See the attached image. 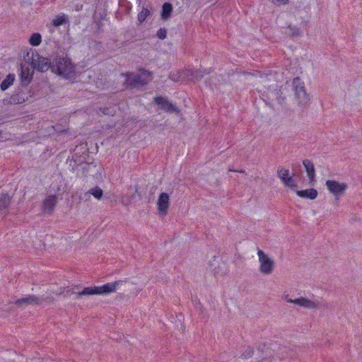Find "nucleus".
Here are the masks:
<instances>
[{
	"label": "nucleus",
	"instance_id": "obj_2",
	"mask_svg": "<svg viewBox=\"0 0 362 362\" xmlns=\"http://www.w3.org/2000/svg\"><path fill=\"white\" fill-rule=\"evenodd\" d=\"M121 281L107 283L101 286H90L85 287L81 291L76 293V298H78L82 296L90 295H107L115 292L117 286L121 284Z\"/></svg>",
	"mask_w": 362,
	"mask_h": 362
},
{
	"label": "nucleus",
	"instance_id": "obj_3",
	"mask_svg": "<svg viewBox=\"0 0 362 362\" xmlns=\"http://www.w3.org/2000/svg\"><path fill=\"white\" fill-rule=\"evenodd\" d=\"M292 90L294 92V98L298 105L305 107L310 102V96L307 93L304 82L299 77L293 79Z\"/></svg>",
	"mask_w": 362,
	"mask_h": 362
},
{
	"label": "nucleus",
	"instance_id": "obj_13",
	"mask_svg": "<svg viewBox=\"0 0 362 362\" xmlns=\"http://www.w3.org/2000/svg\"><path fill=\"white\" fill-rule=\"evenodd\" d=\"M97 164L94 162H88L85 159L83 161L81 167L80 176L79 177H87L88 175H93L94 173L98 172Z\"/></svg>",
	"mask_w": 362,
	"mask_h": 362
},
{
	"label": "nucleus",
	"instance_id": "obj_30",
	"mask_svg": "<svg viewBox=\"0 0 362 362\" xmlns=\"http://www.w3.org/2000/svg\"><path fill=\"white\" fill-rule=\"evenodd\" d=\"M274 95L276 96V99L279 105H283L285 104L286 97L282 95V92L280 90H276L274 92Z\"/></svg>",
	"mask_w": 362,
	"mask_h": 362
},
{
	"label": "nucleus",
	"instance_id": "obj_19",
	"mask_svg": "<svg viewBox=\"0 0 362 362\" xmlns=\"http://www.w3.org/2000/svg\"><path fill=\"white\" fill-rule=\"evenodd\" d=\"M173 11V7L171 3L165 2L162 6V9L160 12V18L163 21L168 20L172 15Z\"/></svg>",
	"mask_w": 362,
	"mask_h": 362
},
{
	"label": "nucleus",
	"instance_id": "obj_16",
	"mask_svg": "<svg viewBox=\"0 0 362 362\" xmlns=\"http://www.w3.org/2000/svg\"><path fill=\"white\" fill-rule=\"evenodd\" d=\"M58 202L56 195H49L43 202L42 208L45 213L51 214Z\"/></svg>",
	"mask_w": 362,
	"mask_h": 362
},
{
	"label": "nucleus",
	"instance_id": "obj_33",
	"mask_svg": "<svg viewBox=\"0 0 362 362\" xmlns=\"http://www.w3.org/2000/svg\"><path fill=\"white\" fill-rule=\"evenodd\" d=\"M156 36L160 40H164L166 38L167 36V30L165 28H160L156 33Z\"/></svg>",
	"mask_w": 362,
	"mask_h": 362
},
{
	"label": "nucleus",
	"instance_id": "obj_23",
	"mask_svg": "<svg viewBox=\"0 0 362 362\" xmlns=\"http://www.w3.org/2000/svg\"><path fill=\"white\" fill-rule=\"evenodd\" d=\"M15 77L16 76L14 74H8L6 78L0 84L1 90L4 91L7 90L11 85H13L15 81Z\"/></svg>",
	"mask_w": 362,
	"mask_h": 362
},
{
	"label": "nucleus",
	"instance_id": "obj_22",
	"mask_svg": "<svg viewBox=\"0 0 362 362\" xmlns=\"http://www.w3.org/2000/svg\"><path fill=\"white\" fill-rule=\"evenodd\" d=\"M151 16V7L150 6H142V10L138 13L137 19L141 24L144 23L148 17Z\"/></svg>",
	"mask_w": 362,
	"mask_h": 362
},
{
	"label": "nucleus",
	"instance_id": "obj_18",
	"mask_svg": "<svg viewBox=\"0 0 362 362\" xmlns=\"http://www.w3.org/2000/svg\"><path fill=\"white\" fill-rule=\"evenodd\" d=\"M303 164L306 170L310 182L312 183L313 181H315V170L313 162L308 159H305L303 161Z\"/></svg>",
	"mask_w": 362,
	"mask_h": 362
},
{
	"label": "nucleus",
	"instance_id": "obj_27",
	"mask_svg": "<svg viewBox=\"0 0 362 362\" xmlns=\"http://www.w3.org/2000/svg\"><path fill=\"white\" fill-rule=\"evenodd\" d=\"M95 199H100L103 195V191L99 187H95L88 191Z\"/></svg>",
	"mask_w": 362,
	"mask_h": 362
},
{
	"label": "nucleus",
	"instance_id": "obj_38",
	"mask_svg": "<svg viewBox=\"0 0 362 362\" xmlns=\"http://www.w3.org/2000/svg\"><path fill=\"white\" fill-rule=\"evenodd\" d=\"M264 346H265V343H263L262 344V343H260V344L257 346V350H258V351H261V352H263V351H264Z\"/></svg>",
	"mask_w": 362,
	"mask_h": 362
},
{
	"label": "nucleus",
	"instance_id": "obj_31",
	"mask_svg": "<svg viewBox=\"0 0 362 362\" xmlns=\"http://www.w3.org/2000/svg\"><path fill=\"white\" fill-rule=\"evenodd\" d=\"M277 174L279 177L282 180V182L289 176V170L288 169H284L283 168H279L277 170Z\"/></svg>",
	"mask_w": 362,
	"mask_h": 362
},
{
	"label": "nucleus",
	"instance_id": "obj_45",
	"mask_svg": "<svg viewBox=\"0 0 362 362\" xmlns=\"http://www.w3.org/2000/svg\"><path fill=\"white\" fill-rule=\"evenodd\" d=\"M82 6H83L82 5H81L80 6H78L77 10H80V9H81V8H82Z\"/></svg>",
	"mask_w": 362,
	"mask_h": 362
},
{
	"label": "nucleus",
	"instance_id": "obj_12",
	"mask_svg": "<svg viewBox=\"0 0 362 362\" xmlns=\"http://www.w3.org/2000/svg\"><path fill=\"white\" fill-rule=\"evenodd\" d=\"M326 186L329 191L335 197L341 196L348 187L347 184L344 182L339 183L334 180H327L326 182Z\"/></svg>",
	"mask_w": 362,
	"mask_h": 362
},
{
	"label": "nucleus",
	"instance_id": "obj_6",
	"mask_svg": "<svg viewBox=\"0 0 362 362\" xmlns=\"http://www.w3.org/2000/svg\"><path fill=\"white\" fill-rule=\"evenodd\" d=\"M89 156L88 148L84 147V151L81 154L80 153L75 152L72 156V159L70 160L69 169L71 172L76 173L77 176H80L81 167L83 161Z\"/></svg>",
	"mask_w": 362,
	"mask_h": 362
},
{
	"label": "nucleus",
	"instance_id": "obj_25",
	"mask_svg": "<svg viewBox=\"0 0 362 362\" xmlns=\"http://www.w3.org/2000/svg\"><path fill=\"white\" fill-rule=\"evenodd\" d=\"M301 31L297 26L288 25L286 30V35L289 37H298L301 35Z\"/></svg>",
	"mask_w": 362,
	"mask_h": 362
},
{
	"label": "nucleus",
	"instance_id": "obj_14",
	"mask_svg": "<svg viewBox=\"0 0 362 362\" xmlns=\"http://www.w3.org/2000/svg\"><path fill=\"white\" fill-rule=\"evenodd\" d=\"M23 88H24L18 87L10 97L8 103L11 104H22L28 100V96L25 93Z\"/></svg>",
	"mask_w": 362,
	"mask_h": 362
},
{
	"label": "nucleus",
	"instance_id": "obj_37",
	"mask_svg": "<svg viewBox=\"0 0 362 362\" xmlns=\"http://www.w3.org/2000/svg\"><path fill=\"white\" fill-rule=\"evenodd\" d=\"M286 349L284 348V351L281 353L279 354V358L280 360H283V359L286 358L288 356V354L286 351Z\"/></svg>",
	"mask_w": 362,
	"mask_h": 362
},
{
	"label": "nucleus",
	"instance_id": "obj_1",
	"mask_svg": "<svg viewBox=\"0 0 362 362\" xmlns=\"http://www.w3.org/2000/svg\"><path fill=\"white\" fill-rule=\"evenodd\" d=\"M52 71L66 78L75 76V66L67 57L56 56L52 62Z\"/></svg>",
	"mask_w": 362,
	"mask_h": 362
},
{
	"label": "nucleus",
	"instance_id": "obj_17",
	"mask_svg": "<svg viewBox=\"0 0 362 362\" xmlns=\"http://www.w3.org/2000/svg\"><path fill=\"white\" fill-rule=\"evenodd\" d=\"M11 197L8 193H1L0 195V212L6 214L11 204Z\"/></svg>",
	"mask_w": 362,
	"mask_h": 362
},
{
	"label": "nucleus",
	"instance_id": "obj_26",
	"mask_svg": "<svg viewBox=\"0 0 362 362\" xmlns=\"http://www.w3.org/2000/svg\"><path fill=\"white\" fill-rule=\"evenodd\" d=\"M42 42L41 35L38 33H35L31 35L29 42L33 46H38Z\"/></svg>",
	"mask_w": 362,
	"mask_h": 362
},
{
	"label": "nucleus",
	"instance_id": "obj_40",
	"mask_svg": "<svg viewBox=\"0 0 362 362\" xmlns=\"http://www.w3.org/2000/svg\"><path fill=\"white\" fill-rule=\"evenodd\" d=\"M192 301L194 303L197 308V305L200 306V308L202 307L201 303H200L199 300L197 298V297H196L194 299L193 298Z\"/></svg>",
	"mask_w": 362,
	"mask_h": 362
},
{
	"label": "nucleus",
	"instance_id": "obj_24",
	"mask_svg": "<svg viewBox=\"0 0 362 362\" xmlns=\"http://www.w3.org/2000/svg\"><path fill=\"white\" fill-rule=\"evenodd\" d=\"M68 21L69 19L66 16H57L55 18L52 20V24L54 27H59L66 23Z\"/></svg>",
	"mask_w": 362,
	"mask_h": 362
},
{
	"label": "nucleus",
	"instance_id": "obj_32",
	"mask_svg": "<svg viewBox=\"0 0 362 362\" xmlns=\"http://www.w3.org/2000/svg\"><path fill=\"white\" fill-rule=\"evenodd\" d=\"M283 182L284 183V185L287 187H289L292 189H294L296 187H297V185L296 183L295 182L294 180L293 179L292 176H288V177H286L284 181Z\"/></svg>",
	"mask_w": 362,
	"mask_h": 362
},
{
	"label": "nucleus",
	"instance_id": "obj_10",
	"mask_svg": "<svg viewBox=\"0 0 362 362\" xmlns=\"http://www.w3.org/2000/svg\"><path fill=\"white\" fill-rule=\"evenodd\" d=\"M127 79L125 83L132 88H139L148 84V81L144 78L140 74L133 73L126 74Z\"/></svg>",
	"mask_w": 362,
	"mask_h": 362
},
{
	"label": "nucleus",
	"instance_id": "obj_34",
	"mask_svg": "<svg viewBox=\"0 0 362 362\" xmlns=\"http://www.w3.org/2000/svg\"><path fill=\"white\" fill-rule=\"evenodd\" d=\"M169 78L175 82H178L182 79V74L180 72L170 73Z\"/></svg>",
	"mask_w": 362,
	"mask_h": 362
},
{
	"label": "nucleus",
	"instance_id": "obj_35",
	"mask_svg": "<svg viewBox=\"0 0 362 362\" xmlns=\"http://www.w3.org/2000/svg\"><path fill=\"white\" fill-rule=\"evenodd\" d=\"M107 16V13L105 11L102 12H99L98 13H96L94 16V19H98L99 21L104 20Z\"/></svg>",
	"mask_w": 362,
	"mask_h": 362
},
{
	"label": "nucleus",
	"instance_id": "obj_15",
	"mask_svg": "<svg viewBox=\"0 0 362 362\" xmlns=\"http://www.w3.org/2000/svg\"><path fill=\"white\" fill-rule=\"evenodd\" d=\"M157 205L159 214L165 215L169 207V195L165 192L160 193L158 197Z\"/></svg>",
	"mask_w": 362,
	"mask_h": 362
},
{
	"label": "nucleus",
	"instance_id": "obj_21",
	"mask_svg": "<svg viewBox=\"0 0 362 362\" xmlns=\"http://www.w3.org/2000/svg\"><path fill=\"white\" fill-rule=\"evenodd\" d=\"M186 72V74L190 76L189 79L193 81H200L205 74V72L200 69H187Z\"/></svg>",
	"mask_w": 362,
	"mask_h": 362
},
{
	"label": "nucleus",
	"instance_id": "obj_28",
	"mask_svg": "<svg viewBox=\"0 0 362 362\" xmlns=\"http://www.w3.org/2000/svg\"><path fill=\"white\" fill-rule=\"evenodd\" d=\"M127 194H129V197L132 202H137L141 199V195L138 192L137 189H135L134 191L129 189Z\"/></svg>",
	"mask_w": 362,
	"mask_h": 362
},
{
	"label": "nucleus",
	"instance_id": "obj_9",
	"mask_svg": "<svg viewBox=\"0 0 362 362\" xmlns=\"http://www.w3.org/2000/svg\"><path fill=\"white\" fill-rule=\"evenodd\" d=\"M34 74V69L29 64L21 65L20 86L21 88H27L30 83Z\"/></svg>",
	"mask_w": 362,
	"mask_h": 362
},
{
	"label": "nucleus",
	"instance_id": "obj_44",
	"mask_svg": "<svg viewBox=\"0 0 362 362\" xmlns=\"http://www.w3.org/2000/svg\"><path fill=\"white\" fill-rule=\"evenodd\" d=\"M82 6H83L82 5H81L80 6H78L77 10H80V9H81V8H82Z\"/></svg>",
	"mask_w": 362,
	"mask_h": 362
},
{
	"label": "nucleus",
	"instance_id": "obj_5",
	"mask_svg": "<svg viewBox=\"0 0 362 362\" xmlns=\"http://www.w3.org/2000/svg\"><path fill=\"white\" fill-rule=\"evenodd\" d=\"M54 298L52 296L47 297H37L35 295H28L22 298L18 299L15 301L14 304L17 306H27L29 305H41L42 302L47 301L49 303H53Z\"/></svg>",
	"mask_w": 362,
	"mask_h": 362
},
{
	"label": "nucleus",
	"instance_id": "obj_7",
	"mask_svg": "<svg viewBox=\"0 0 362 362\" xmlns=\"http://www.w3.org/2000/svg\"><path fill=\"white\" fill-rule=\"evenodd\" d=\"M153 103L158 106V109L168 113L179 114L180 110L175 104L172 103L168 98L156 96L153 98Z\"/></svg>",
	"mask_w": 362,
	"mask_h": 362
},
{
	"label": "nucleus",
	"instance_id": "obj_11",
	"mask_svg": "<svg viewBox=\"0 0 362 362\" xmlns=\"http://www.w3.org/2000/svg\"><path fill=\"white\" fill-rule=\"evenodd\" d=\"M287 296H286V299L288 303H294L299 306L309 309H318L321 308V304L318 301H313L311 300H309L308 298L303 297H300L293 300L291 298H288Z\"/></svg>",
	"mask_w": 362,
	"mask_h": 362
},
{
	"label": "nucleus",
	"instance_id": "obj_29",
	"mask_svg": "<svg viewBox=\"0 0 362 362\" xmlns=\"http://www.w3.org/2000/svg\"><path fill=\"white\" fill-rule=\"evenodd\" d=\"M254 349L251 346H247L245 350L241 354L240 357L243 359L251 358L254 354Z\"/></svg>",
	"mask_w": 362,
	"mask_h": 362
},
{
	"label": "nucleus",
	"instance_id": "obj_41",
	"mask_svg": "<svg viewBox=\"0 0 362 362\" xmlns=\"http://www.w3.org/2000/svg\"><path fill=\"white\" fill-rule=\"evenodd\" d=\"M95 23L97 25L98 29H100V27L103 25V24L101 23V21L95 19Z\"/></svg>",
	"mask_w": 362,
	"mask_h": 362
},
{
	"label": "nucleus",
	"instance_id": "obj_20",
	"mask_svg": "<svg viewBox=\"0 0 362 362\" xmlns=\"http://www.w3.org/2000/svg\"><path fill=\"white\" fill-rule=\"evenodd\" d=\"M296 194L300 197L307 198L310 199H315L318 194L317 191L314 188L303 190H298Z\"/></svg>",
	"mask_w": 362,
	"mask_h": 362
},
{
	"label": "nucleus",
	"instance_id": "obj_4",
	"mask_svg": "<svg viewBox=\"0 0 362 362\" xmlns=\"http://www.w3.org/2000/svg\"><path fill=\"white\" fill-rule=\"evenodd\" d=\"M31 54V66L33 69L42 73L49 69L52 70V62L50 59L40 56L36 51H32Z\"/></svg>",
	"mask_w": 362,
	"mask_h": 362
},
{
	"label": "nucleus",
	"instance_id": "obj_42",
	"mask_svg": "<svg viewBox=\"0 0 362 362\" xmlns=\"http://www.w3.org/2000/svg\"><path fill=\"white\" fill-rule=\"evenodd\" d=\"M143 74L148 76L151 75V73L145 69L143 70Z\"/></svg>",
	"mask_w": 362,
	"mask_h": 362
},
{
	"label": "nucleus",
	"instance_id": "obj_8",
	"mask_svg": "<svg viewBox=\"0 0 362 362\" xmlns=\"http://www.w3.org/2000/svg\"><path fill=\"white\" fill-rule=\"evenodd\" d=\"M257 255L260 263L259 271L267 275L272 274L274 267V261L262 250H258Z\"/></svg>",
	"mask_w": 362,
	"mask_h": 362
},
{
	"label": "nucleus",
	"instance_id": "obj_43",
	"mask_svg": "<svg viewBox=\"0 0 362 362\" xmlns=\"http://www.w3.org/2000/svg\"><path fill=\"white\" fill-rule=\"evenodd\" d=\"M229 170H230V171L238 172V173H245V170H231V169H230Z\"/></svg>",
	"mask_w": 362,
	"mask_h": 362
},
{
	"label": "nucleus",
	"instance_id": "obj_36",
	"mask_svg": "<svg viewBox=\"0 0 362 362\" xmlns=\"http://www.w3.org/2000/svg\"><path fill=\"white\" fill-rule=\"evenodd\" d=\"M122 202L124 205H128L129 204H130L132 202V201H130V199L129 197V194H126L122 197Z\"/></svg>",
	"mask_w": 362,
	"mask_h": 362
},
{
	"label": "nucleus",
	"instance_id": "obj_39",
	"mask_svg": "<svg viewBox=\"0 0 362 362\" xmlns=\"http://www.w3.org/2000/svg\"><path fill=\"white\" fill-rule=\"evenodd\" d=\"M274 359V357H269V358H264L259 361L258 362H272Z\"/></svg>",
	"mask_w": 362,
	"mask_h": 362
}]
</instances>
